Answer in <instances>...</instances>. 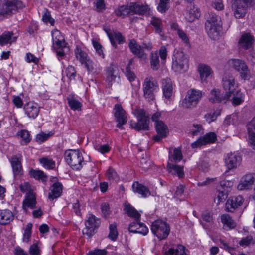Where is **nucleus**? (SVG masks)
<instances>
[{
    "mask_svg": "<svg viewBox=\"0 0 255 255\" xmlns=\"http://www.w3.org/2000/svg\"><path fill=\"white\" fill-rule=\"evenodd\" d=\"M133 113L137 119V122L130 121V127L136 131L147 130L149 129V116L143 109L136 108L133 110Z\"/></svg>",
    "mask_w": 255,
    "mask_h": 255,
    "instance_id": "1",
    "label": "nucleus"
},
{
    "mask_svg": "<svg viewBox=\"0 0 255 255\" xmlns=\"http://www.w3.org/2000/svg\"><path fill=\"white\" fill-rule=\"evenodd\" d=\"M205 26L207 33L211 39L217 40L219 38L222 30L220 17L212 15L206 22Z\"/></svg>",
    "mask_w": 255,
    "mask_h": 255,
    "instance_id": "2",
    "label": "nucleus"
},
{
    "mask_svg": "<svg viewBox=\"0 0 255 255\" xmlns=\"http://www.w3.org/2000/svg\"><path fill=\"white\" fill-rule=\"evenodd\" d=\"M143 97L148 101H153L155 98V93L159 90V85L157 80L153 77L145 78L142 84Z\"/></svg>",
    "mask_w": 255,
    "mask_h": 255,
    "instance_id": "3",
    "label": "nucleus"
},
{
    "mask_svg": "<svg viewBox=\"0 0 255 255\" xmlns=\"http://www.w3.org/2000/svg\"><path fill=\"white\" fill-rule=\"evenodd\" d=\"M24 7L18 0H0V20L5 15L12 14Z\"/></svg>",
    "mask_w": 255,
    "mask_h": 255,
    "instance_id": "4",
    "label": "nucleus"
},
{
    "mask_svg": "<svg viewBox=\"0 0 255 255\" xmlns=\"http://www.w3.org/2000/svg\"><path fill=\"white\" fill-rule=\"evenodd\" d=\"M151 230L159 240H162L167 238L170 228L169 224L166 222L158 219L152 223Z\"/></svg>",
    "mask_w": 255,
    "mask_h": 255,
    "instance_id": "5",
    "label": "nucleus"
},
{
    "mask_svg": "<svg viewBox=\"0 0 255 255\" xmlns=\"http://www.w3.org/2000/svg\"><path fill=\"white\" fill-rule=\"evenodd\" d=\"M65 160L68 164L74 170H80L82 167L84 158L79 150H69L65 153Z\"/></svg>",
    "mask_w": 255,
    "mask_h": 255,
    "instance_id": "6",
    "label": "nucleus"
},
{
    "mask_svg": "<svg viewBox=\"0 0 255 255\" xmlns=\"http://www.w3.org/2000/svg\"><path fill=\"white\" fill-rule=\"evenodd\" d=\"M204 93L199 90L190 89L187 92L185 98L181 103L182 107L189 109L195 107L202 98Z\"/></svg>",
    "mask_w": 255,
    "mask_h": 255,
    "instance_id": "7",
    "label": "nucleus"
},
{
    "mask_svg": "<svg viewBox=\"0 0 255 255\" xmlns=\"http://www.w3.org/2000/svg\"><path fill=\"white\" fill-rule=\"evenodd\" d=\"M188 65V59L182 51L175 50L173 54L172 68L175 72L185 71Z\"/></svg>",
    "mask_w": 255,
    "mask_h": 255,
    "instance_id": "8",
    "label": "nucleus"
},
{
    "mask_svg": "<svg viewBox=\"0 0 255 255\" xmlns=\"http://www.w3.org/2000/svg\"><path fill=\"white\" fill-rule=\"evenodd\" d=\"M100 223V219L93 214H89L85 222V228L83 230V234L90 238L95 234V230L99 227Z\"/></svg>",
    "mask_w": 255,
    "mask_h": 255,
    "instance_id": "9",
    "label": "nucleus"
},
{
    "mask_svg": "<svg viewBox=\"0 0 255 255\" xmlns=\"http://www.w3.org/2000/svg\"><path fill=\"white\" fill-rule=\"evenodd\" d=\"M231 65L239 72L242 79L248 80L250 78V71L244 61L239 59H233L231 61Z\"/></svg>",
    "mask_w": 255,
    "mask_h": 255,
    "instance_id": "10",
    "label": "nucleus"
},
{
    "mask_svg": "<svg viewBox=\"0 0 255 255\" xmlns=\"http://www.w3.org/2000/svg\"><path fill=\"white\" fill-rule=\"evenodd\" d=\"M251 2V0H236L232 5L234 15L237 18L243 17L247 12V6Z\"/></svg>",
    "mask_w": 255,
    "mask_h": 255,
    "instance_id": "11",
    "label": "nucleus"
},
{
    "mask_svg": "<svg viewBox=\"0 0 255 255\" xmlns=\"http://www.w3.org/2000/svg\"><path fill=\"white\" fill-rule=\"evenodd\" d=\"M114 109L115 110L114 116L116 121L118 123L117 127L122 128V126L126 124L128 121L126 112L122 106L119 104H116L115 105Z\"/></svg>",
    "mask_w": 255,
    "mask_h": 255,
    "instance_id": "12",
    "label": "nucleus"
},
{
    "mask_svg": "<svg viewBox=\"0 0 255 255\" xmlns=\"http://www.w3.org/2000/svg\"><path fill=\"white\" fill-rule=\"evenodd\" d=\"M217 138L216 135L214 132H209L206 134L204 136L200 137L196 141L191 144L193 148L200 147L202 146L205 145L207 144L213 143L215 142Z\"/></svg>",
    "mask_w": 255,
    "mask_h": 255,
    "instance_id": "13",
    "label": "nucleus"
},
{
    "mask_svg": "<svg viewBox=\"0 0 255 255\" xmlns=\"http://www.w3.org/2000/svg\"><path fill=\"white\" fill-rule=\"evenodd\" d=\"M222 85L224 90L227 91L225 94H228L230 97V93L233 92L238 87V84L235 80V78L230 75H226L222 78Z\"/></svg>",
    "mask_w": 255,
    "mask_h": 255,
    "instance_id": "14",
    "label": "nucleus"
},
{
    "mask_svg": "<svg viewBox=\"0 0 255 255\" xmlns=\"http://www.w3.org/2000/svg\"><path fill=\"white\" fill-rule=\"evenodd\" d=\"M241 161L242 158L238 154L230 153L227 154L225 163L229 170H232L237 168L240 165Z\"/></svg>",
    "mask_w": 255,
    "mask_h": 255,
    "instance_id": "15",
    "label": "nucleus"
},
{
    "mask_svg": "<svg viewBox=\"0 0 255 255\" xmlns=\"http://www.w3.org/2000/svg\"><path fill=\"white\" fill-rule=\"evenodd\" d=\"M254 181V175L252 174H247L241 178L237 186V189L239 190H248L251 188Z\"/></svg>",
    "mask_w": 255,
    "mask_h": 255,
    "instance_id": "16",
    "label": "nucleus"
},
{
    "mask_svg": "<svg viewBox=\"0 0 255 255\" xmlns=\"http://www.w3.org/2000/svg\"><path fill=\"white\" fill-rule=\"evenodd\" d=\"M155 125L157 135L154 137V139L159 141L167 136L169 130L167 126L163 121H158Z\"/></svg>",
    "mask_w": 255,
    "mask_h": 255,
    "instance_id": "17",
    "label": "nucleus"
},
{
    "mask_svg": "<svg viewBox=\"0 0 255 255\" xmlns=\"http://www.w3.org/2000/svg\"><path fill=\"white\" fill-rule=\"evenodd\" d=\"M244 200L242 196H238L229 198L226 203V209L228 212H234L235 210L241 206Z\"/></svg>",
    "mask_w": 255,
    "mask_h": 255,
    "instance_id": "18",
    "label": "nucleus"
},
{
    "mask_svg": "<svg viewBox=\"0 0 255 255\" xmlns=\"http://www.w3.org/2000/svg\"><path fill=\"white\" fill-rule=\"evenodd\" d=\"M52 38L53 46L54 49H58L66 47V43L63 36L61 32L57 29H54L52 31Z\"/></svg>",
    "mask_w": 255,
    "mask_h": 255,
    "instance_id": "19",
    "label": "nucleus"
},
{
    "mask_svg": "<svg viewBox=\"0 0 255 255\" xmlns=\"http://www.w3.org/2000/svg\"><path fill=\"white\" fill-rule=\"evenodd\" d=\"M228 94L221 93V91L219 89H212L209 95V100L210 102L214 103H219L224 100H228L229 99Z\"/></svg>",
    "mask_w": 255,
    "mask_h": 255,
    "instance_id": "20",
    "label": "nucleus"
},
{
    "mask_svg": "<svg viewBox=\"0 0 255 255\" xmlns=\"http://www.w3.org/2000/svg\"><path fill=\"white\" fill-rule=\"evenodd\" d=\"M128 230L130 232L139 233L143 235H146L148 232V228L143 223L136 220L132 222L129 226Z\"/></svg>",
    "mask_w": 255,
    "mask_h": 255,
    "instance_id": "21",
    "label": "nucleus"
},
{
    "mask_svg": "<svg viewBox=\"0 0 255 255\" xmlns=\"http://www.w3.org/2000/svg\"><path fill=\"white\" fill-rule=\"evenodd\" d=\"M25 114L30 118H35L39 112V107L38 105L33 102L26 103L24 107Z\"/></svg>",
    "mask_w": 255,
    "mask_h": 255,
    "instance_id": "22",
    "label": "nucleus"
},
{
    "mask_svg": "<svg viewBox=\"0 0 255 255\" xmlns=\"http://www.w3.org/2000/svg\"><path fill=\"white\" fill-rule=\"evenodd\" d=\"M36 204V197L32 192L27 193L23 201V209L25 212L28 208L33 209Z\"/></svg>",
    "mask_w": 255,
    "mask_h": 255,
    "instance_id": "23",
    "label": "nucleus"
},
{
    "mask_svg": "<svg viewBox=\"0 0 255 255\" xmlns=\"http://www.w3.org/2000/svg\"><path fill=\"white\" fill-rule=\"evenodd\" d=\"M118 76V68L117 65L111 64L107 69L106 80L108 81L109 86H111L112 81H115V79Z\"/></svg>",
    "mask_w": 255,
    "mask_h": 255,
    "instance_id": "24",
    "label": "nucleus"
},
{
    "mask_svg": "<svg viewBox=\"0 0 255 255\" xmlns=\"http://www.w3.org/2000/svg\"><path fill=\"white\" fill-rule=\"evenodd\" d=\"M162 88L164 96L166 98L169 99L172 95L173 85L170 78L162 80Z\"/></svg>",
    "mask_w": 255,
    "mask_h": 255,
    "instance_id": "25",
    "label": "nucleus"
},
{
    "mask_svg": "<svg viewBox=\"0 0 255 255\" xmlns=\"http://www.w3.org/2000/svg\"><path fill=\"white\" fill-rule=\"evenodd\" d=\"M130 10L132 14L143 15L148 12L149 7L147 5L140 4L137 3H130Z\"/></svg>",
    "mask_w": 255,
    "mask_h": 255,
    "instance_id": "26",
    "label": "nucleus"
},
{
    "mask_svg": "<svg viewBox=\"0 0 255 255\" xmlns=\"http://www.w3.org/2000/svg\"><path fill=\"white\" fill-rule=\"evenodd\" d=\"M244 94L240 90H236L230 93V99L234 106L241 104L244 100ZM229 100V99L228 100Z\"/></svg>",
    "mask_w": 255,
    "mask_h": 255,
    "instance_id": "27",
    "label": "nucleus"
},
{
    "mask_svg": "<svg viewBox=\"0 0 255 255\" xmlns=\"http://www.w3.org/2000/svg\"><path fill=\"white\" fill-rule=\"evenodd\" d=\"M10 162L14 176L21 175L22 174L21 157H18L17 156H15L12 157Z\"/></svg>",
    "mask_w": 255,
    "mask_h": 255,
    "instance_id": "28",
    "label": "nucleus"
},
{
    "mask_svg": "<svg viewBox=\"0 0 255 255\" xmlns=\"http://www.w3.org/2000/svg\"><path fill=\"white\" fill-rule=\"evenodd\" d=\"M128 46L134 55L140 58L144 57V53L142 48L137 43L135 40H131L128 44Z\"/></svg>",
    "mask_w": 255,
    "mask_h": 255,
    "instance_id": "29",
    "label": "nucleus"
},
{
    "mask_svg": "<svg viewBox=\"0 0 255 255\" xmlns=\"http://www.w3.org/2000/svg\"><path fill=\"white\" fill-rule=\"evenodd\" d=\"M253 36L249 33L243 34L239 41V44L242 48L247 49L250 48L253 43Z\"/></svg>",
    "mask_w": 255,
    "mask_h": 255,
    "instance_id": "30",
    "label": "nucleus"
},
{
    "mask_svg": "<svg viewBox=\"0 0 255 255\" xmlns=\"http://www.w3.org/2000/svg\"><path fill=\"white\" fill-rule=\"evenodd\" d=\"M201 80L206 81V79L212 73L211 67L205 64H200L198 68Z\"/></svg>",
    "mask_w": 255,
    "mask_h": 255,
    "instance_id": "31",
    "label": "nucleus"
},
{
    "mask_svg": "<svg viewBox=\"0 0 255 255\" xmlns=\"http://www.w3.org/2000/svg\"><path fill=\"white\" fill-rule=\"evenodd\" d=\"M14 216L11 211L9 210H0V224H7L13 219Z\"/></svg>",
    "mask_w": 255,
    "mask_h": 255,
    "instance_id": "32",
    "label": "nucleus"
},
{
    "mask_svg": "<svg viewBox=\"0 0 255 255\" xmlns=\"http://www.w3.org/2000/svg\"><path fill=\"white\" fill-rule=\"evenodd\" d=\"M62 191V184L59 182L54 183L51 187L50 192L48 195L49 199L54 200L59 197L61 194Z\"/></svg>",
    "mask_w": 255,
    "mask_h": 255,
    "instance_id": "33",
    "label": "nucleus"
},
{
    "mask_svg": "<svg viewBox=\"0 0 255 255\" xmlns=\"http://www.w3.org/2000/svg\"><path fill=\"white\" fill-rule=\"evenodd\" d=\"M167 170L171 174L177 175L179 178H182L184 176L183 166L174 165L168 162L167 164Z\"/></svg>",
    "mask_w": 255,
    "mask_h": 255,
    "instance_id": "34",
    "label": "nucleus"
},
{
    "mask_svg": "<svg viewBox=\"0 0 255 255\" xmlns=\"http://www.w3.org/2000/svg\"><path fill=\"white\" fill-rule=\"evenodd\" d=\"M75 54L76 58L78 59L82 64H85L87 69L89 70L90 68L89 65L90 61L88 59L87 54L78 47H77L75 50Z\"/></svg>",
    "mask_w": 255,
    "mask_h": 255,
    "instance_id": "35",
    "label": "nucleus"
},
{
    "mask_svg": "<svg viewBox=\"0 0 255 255\" xmlns=\"http://www.w3.org/2000/svg\"><path fill=\"white\" fill-rule=\"evenodd\" d=\"M17 39L16 36H13L12 32L5 31L0 36V45H4L8 43L15 42Z\"/></svg>",
    "mask_w": 255,
    "mask_h": 255,
    "instance_id": "36",
    "label": "nucleus"
},
{
    "mask_svg": "<svg viewBox=\"0 0 255 255\" xmlns=\"http://www.w3.org/2000/svg\"><path fill=\"white\" fill-rule=\"evenodd\" d=\"M132 188L134 192H137L141 195L143 197H146L150 195L149 189L138 182H134L132 185Z\"/></svg>",
    "mask_w": 255,
    "mask_h": 255,
    "instance_id": "37",
    "label": "nucleus"
},
{
    "mask_svg": "<svg viewBox=\"0 0 255 255\" xmlns=\"http://www.w3.org/2000/svg\"><path fill=\"white\" fill-rule=\"evenodd\" d=\"M221 220L225 229H232L236 226L235 221L232 219L231 217L227 214L222 215L221 216Z\"/></svg>",
    "mask_w": 255,
    "mask_h": 255,
    "instance_id": "38",
    "label": "nucleus"
},
{
    "mask_svg": "<svg viewBox=\"0 0 255 255\" xmlns=\"http://www.w3.org/2000/svg\"><path fill=\"white\" fill-rule=\"evenodd\" d=\"M200 16V12L197 8L193 6V8L191 7L190 10H187L185 14V18L190 22L194 21Z\"/></svg>",
    "mask_w": 255,
    "mask_h": 255,
    "instance_id": "39",
    "label": "nucleus"
},
{
    "mask_svg": "<svg viewBox=\"0 0 255 255\" xmlns=\"http://www.w3.org/2000/svg\"><path fill=\"white\" fill-rule=\"evenodd\" d=\"M115 13L117 16L123 17L128 15V14H132L131 11L130 10V3L128 5H122L119 6L116 10H115Z\"/></svg>",
    "mask_w": 255,
    "mask_h": 255,
    "instance_id": "40",
    "label": "nucleus"
},
{
    "mask_svg": "<svg viewBox=\"0 0 255 255\" xmlns=\"http://www.w3.org/2000/svg\"><path fill=\"white\" fill-rule=\"evenodd\" d=\"M107 34L112 45L115 47H116L115 40L117 41L120 44L125 42V38L119 32H114L113 34L107 33Z\"/></svg>",
    "mask_w": 255,
    "mask_h": 255,
    "instance_id": "41",
    "label": "nucleus"
},
{
    "mask_svg": "<svg viewBox=\"0 0 255 255\" xmlns=\"http://www.w3.org/2000/svg\"><path fill=\"white\" fill-rule=\"evenodd\" d=\"M124 211L129 216L134 218L136 220H139L140 217V214L130 204H125Z\"/></svg>",
    "mask_w": 255,
    "mask_h": 255,
    "instance_id": "42",
    "label": "nucleus"
},
{
    "mask_svg": "<svg viewBox=\"0 0 255 255\" xmlns=\"http://www.w3.org/2000/svg\"><path fill=\"white\" fill-rule=\"evenodd\" d=\"M151 68L153 70H157L160 68V62L158 53L155 52L152 53L150 58Z\"/></svg>",
    "mask_w": 255,
    "mask_h": 255,
    "instance_id": "43",
    "label": "nucleus"
},
{
    "mask_svg": "<svg viewBox=\"0 0 255 255\" xmlns=\"http://www.w3.org/2000/svg\"><path fill=\"white\" fill-rule=\"evenodd\" d=\"M255 244V236L248 235L242 238L238 242V244L243 247H246Z\"/></svg>",
    "mask_w": 255,
    "mask_h": 255,
    "instance_id": "44",
    "label": "nucleus"
},
{
    "mask_svg": "<svg viewBox=\"0 0 255 255\" xmlns=\"http://www.w3.org/2000/svg\"><path fill=\"white\" fill-rule=\"evenodd\" d=\"M17 135L22 138L20 142L22 145L27 144L31 140L30 133L26 130H21L17 133Z\"/></svg>",
    "mask_w": 255,
    "mask_h": 255,
    "instance_id": "45",
    "label": "nucleus"
},
{
    "mask_svg": "<svg viewBox=\"0 0 255 255\" xmlns=\"http://www.w3.org/2000/svg\"><path fill=\"white\" fill-rule=\"evenodd\" d=\"M109 230L110 232L108 235V238L112 241H116L118 236L117 225L115 223L110 224L109 225Z\"/></svg>",
    "mask_w": 255,
    "mask_h": 255,
    "instance_id": "46",
    "label": "nucleus"
},
{
    "mask_svg": "<svg viewBox=\"0 0 255 255\" xmlns=\"http://www.w3.org/2000/svg\"><path fill=\"white\" fill-rule=\"evenodd\" d=\"M40 163L46 168L53 169L55 166L54 161L47 158H43L39 159Z\"/></svg>",
    "mask_w": 255,
    "mask_h": 255,
    "instance_id": "47",
    "label": "nucleus"
},
{
    "mask_svg": "<svg viewBox=\"0 0 255 255\" xmlns=\"http://www.w3.org/2000/svg\"><path fill=\"white\" fill-rule=\"evenodd\" d=\"M150 23L154 27L156 32L160 33L162 31L161 25L162 24L161 21L160 19L154 16L151 17Z\"/></svg>",
    "mask_w": 255,
    "mask_h": 255,
    "instance_id": "48",
    "label": "nucleus"
},
{
    "mask_svg": "<svg viewBox=\"0 0 255 255\" xmlns=\"http://www.w3.org/2000/svg\"><path fill=\"white\" fill-rule=\"evenodd\" d=\"M30 175L36 179H41L42 180H45V178L46 177L43 172L41 170L32 169L30 171Z\"/></svg>",
    "mask_w": 255,
    "mask_h": 255,
    "instance_id": "49",
    "label": "nucleus"
},
{
    "mask_svg": "<svg viewBox=\"0 0 255 255\" xmlns=\"http://www.w3.org/2000/svg\"><path fill=\"white\" fill-rule=\"evenodd\" d=\"M170 0H160V2L157 7L158 10L160 12H165L169 8Z\"/></svg>",
    "mask_w": 255,
    "mask_h": 255,
    "instance_id": "50",
    "label": "nucleus"
},
{
    "mask_svg": "<svg viewBox=\"0 0 255 255\" xmlns=\"http://www.w3.org/2000/svg\"><path fill=\"white\" fill-rule=\"evenodd\" d=\"M68 101L69 106L74 110H79L81 106V103L72 97L68 98Z\"/></svg>",
    "mask_w": 255,
    "mask_h": 255,
    "instance_id": "51",
    "label": "nucleus"
},
{
    "mask_svg": "<svg viewBox=\"0 0 255 255\" xmlns=\"http://www.w3.org/2000/svg\"><path fill=\"white\" fill-rule=\"evenodd\" d=\"M32 227V224L30 223L27 224L26 228L24 230V233L23 234V241L27 243L29 241V238L31 234V229Z\"/></svg>",
    "mask_w": 255,
    "mask_h": 255,
    "instance_id": "52",
    "label": "nucleus"
},
{
    "mask_svg": "<svg viewBox=\"0 0 255 255\" xmlns=\"http://www.w3.org/2000/svg\"><path fill=\"white\" fill-rule=\"evenodd\" d=\"M233 186V182L231 181L224 180L220 183V186L218 188L227 191L228 193L230 188Z\"/></svg>",
    "mask_w": 255,
    "mask_h": 255,
    "instance_id": "53",
    "label": "nucleus"
},
{
    "mask_svg": "<svg viewBox=\"0 0 255 255\" xmlns=\"http://www.w3.org/2000/svg\"><path fill=\"white\" fill-rule=\"evenodd\" d=\"M182 159V155L180 150L175 148L173 151V155L172 158L169 157V161L172 162H178Z\"/></svg>",
    "mask_w": 255,
    "mask_h": 255,
    "instance_id": "54",
    "label": "nucleus"
},
{
    "mask_svg": "<svg viewBox=\"0 0 255 255\" xmlns=\"http://www.w3.org/2000/svg\"><path fill=\"white\" fill-rule=\"evenodd\" d=\"M106 175L109 180L117 181L119 178L116 172L112 168L108 169Z\"/></svg>",
    "mask_w": 255,
    "mask_h": 255,
    "instance_id": "55",
    "label": "nucleus"
},
{
    "mask_svg": "<svg viewBox=\"0 0 255 255\" xmlns=\"http://www.w3.org/2000/svg\"><path fill=\"white\" fill-rule=\"evenodd\" d=\"M193 128L191 132L192 136L197 135L199 133L203 132V128L202 126L200 124H195L193 125Z\"/></svg>",
    "mask_w": 255,
    "mask_h": 255,
    "instance_id": "56",
    "label": "nucleus"
},
{
    "mask_svg": "<svg viewBox=\"0 0 255 255\" xmlns=\"http://www.w3.org/2000/svg\"><path fill=\"white\" fill-rule=\"evenodd\" d=\"M220 114L219 112H214L213 113H207L204 116V118L207 122L210 123L211 122L215 121L218 116Z\"/></svg>",
    "mask_w": 255,
    "mask_h": 255,
    "instance_id": "57",
    "label": "nucleus"
},
{
    "mask_svg": "<svg viewBox=\"0 0 255 255\" xmlns=\"http://www.w3.org/2000/svg\"><path fill=\"white\" fill-rule=\"evenodd\" d=\"M66 74L67 76L70 80H73L76 76V71L72 66H69L66 70Z\"/></svg>",
    "mask_w": 255,
    "mask_h": 255,
    "instance_id": "58",
    "label": "nucleus"
},
{
    "mask_svg": "<svg viewBox=\"0 0 255 255\" xmlns=\"http://www.w3.org/2000/svg\"><path fill=\"white\" fill-rule=\"evenodd\" d=\"M125 74L130 82L134 81L135 79V75L134 73L131 71L130 67L129 66L126 67L125 71Z\"/></svg>",
    "mask_w": 255,
    "mask_h": 255,
    "instance_id": "59",
    "label": "nucleus"
},
{
    "mask_svg": "<svg viewBox=\"0 0 255 255\" xmlns=\"http://www.w3.org/2000/svg\"><path fill=\"white\" fill-rule=\"evenodd\" d=\"M177 34L179 37L182 40V42L187 45L189 44V39L186 33L184 31L182 30H178Z\"/></svg>",
    "mask_w": 255,
    "mask_h": 255,
    "instance_id": "60",
    "label": "nucleus"
},
{
    "mask_svg": "<svg viewBox=\"0 0 255 255\" xmlns=\"http://www.w3.org/2000/svg\"><path fill=\"white\" fill-rule=\"evenodd\" d=\"M95 149L102 154L108 152L110 151V147L107 144L96 145L94 146Z\"/></svg>",
    "mask_w": 255,
    "mask_h": 255,
    "instance_id": "61",
    "label": "nucleus"
},
{
    "mask_svg": "<svg viewBox=\"0 0 255 255\" xmlns=\"http://www.w3.org/2000/svg\"><path fill=\"white\" fill-rule=\"evenodd\" d=\"M249 134H255V117L247 124Z\"/></svg>",
    "mask_w": 255,
    "mask_h": 255,
    "instance_id": "62",
    "label": "nucleus"
},
{
    "mask_svg": "<svg viewBox=\"0 0 255 255\" xmlns=\"http://www.w3.org/2000/svg\"><path fill=\"white\" fill-rule=\"evenodd\" d=\"M87 255H107V252L105 249H95L89 251Z\"/></svg>",
    "mask_w": 255,
    "mask_h": 255,
    "instance_id": "63",
    "label": "nucleus"
},
{
    "mask_svg": "<svg viewBox=\"0 0 255 255\" xmlns=\"http://www.w3.org/2000/svg\"><path fill=\"white\" fill-rule=\"evenodd\" d=\"M29 253L31 255H40V250L36 244L32 245L29 249Z\"/></svg>",
    "mask_w": 255,
    "mask_h": 255,
    "instance_id": "64",
    "label": "nucleus"
}]
</instances>
